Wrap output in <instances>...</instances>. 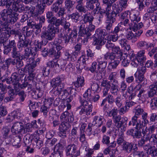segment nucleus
<instances>
[{"mask_svg":"<svg viewBox=\"0 0 157 157\" xmlns=\"http://www.w3.org/2000/svg\"><path fill=\"white\" fill-rule=\"evenodd\" d=\"M59 29L52 24H49L47 27V30L43 31L41 34L40 37L43 40L52 41L55 37L57 33H59Z\"/></svg>","mask_w":157,"mask_h":157,"instance_id":"obj_1","label":"nucleus"},{"mask_svg":"<svg viewBox=\"0 0 157 157\" xmlns=\"http://www.w3.org/2000/svg\"><path fill=\"white\" fill-rule=\"evenodd\" d=\"M89 24L88 27H86L85 25L82 24L79 27V35L80 36L86 38L87 39H89L91 35L90 32L94 30L95 29V26L92 24V23Z\"/></svg>","mask_w":157,"mask_h":157,"instance_id":"obj_2","label":"nucleus"},{"mask_svg":"<svg viewBox=\"0 0 157 157\" xmlns=\"http://www.w3.org/2000/svg\"><path fill=\"white\" fill-rule=\"evenodd\" d=\"M46 17L48 19V22L49 24H52L54 26L55 25L56 27H58L60 25H63L62 19H57L55 17L53 12L52 11H48L46 13Z\"/></svg>","mask_w":157,"mask_h":157,"instance_id":"obj_3","label":"nucleus"},{"mask_svg":"<svg viewBox=\"0 0 157 157\" xmlns=\"http://www.w3.org/2000/svg\"><path fill=\"white\" fill-rule=\"evenodd\" d=\"M86 6L90 10H93L94 14H96L98 10L101 9L99 0H87Z\"/></svg>","mask_w":157,"mask_h":157,"instance_id":"obj_4","label":"nucleus"},{"mask_svg":"<svg viewBox=\"0 0 157 157\" xmlns=\"http://www.w3.org/2000/svg\"><path fill=\"white\" fill-rule=\"evenodd\" d=\"M130 18L134 24L131 27L129 25V28L130 29H132L135 32L137 31L138 30L140 29L143 26V24L142 22L137 24L138 22L140 21V19L136 14H131L130 16Z\"/></svg>","mask_w":157,"mask_h":157,"instance_id":"obj_5","label":"nucleus"},{"mask_svg":"<svg viewBox=\"0 0 157 157\" xmlns=\"http://www.w3.org/2000/svg\"><path fill=\"white\" fill-rule=\"evenodd\" d=\"M97 33L98 37H96L94 42V45L102 46L105 44L107 41V40L105 38H104V37L107 35V33L104 32L103 30H97Z\"/></svg>","mask_w":157,"mask_h":157,"instance_id":"obj_6","label":"nucleus"},{"mask_svg":"<svg viewBox=\"0 0 157 157\" xmlns=\"http://www.w3.org/2000/svg\"><path fill=\"white\" fill-rule=\"evenodd\" d=\"M25 129H26V132H29L30 129L28 128H24L22 123L19 122H17L14 123L11 128V131L16 134L22 133L24 134L25 132Z\"/></svg>","mask_w":157,"mask_h":157,"instance_id":"obj_7","label":"nucleus"},{"mask_svg":"<svg viewBox=\"0 0 157 157\" xmlns=\"http://www.w3.org/2000/svg\"><path fill=\"white\" fill-rule=\"evenodd\" d=\"M66 155H71V157H76L80 155L79 150L77 149L76 146L74 144H71L67 147Z\"/></svg>","mask_w":157,"mask_h":157,"instance_id":"obj_8","label":"nucleus"},{"mask_svg":"<svg viewBox=\"0 0 157 157\" xmlns=\"http://www.w3.org/2000/svg\"><path fill=\"white\" fill-rule=\"evenodd\" d=\"M19 78L18 75L17 73H13L9 78L7 80V82L9 83H10V82L14 85V88L17 89L19 87L20 83H19Z\"/></svg>","mask_w":157,"mask_h":157,"instance_id":"obj_9","label":"nucleus"},{"mask_svg":"<svg viewBox=\"0 0 157 157\" xmlns=\"http://www.w3.org/2000/svg\"><path fill=\"white\" fill-rule=\"evenodd\" d=\"M93 106L92 105H90L88 106V108L85 109L82 106H80L78 107L77 109V111L79 113L80 115L86 114L87 116L89 115L90 113L92 112Z\"/></svg>","mask_w":157,"mask_h":157,"instance_id":"obj_10","label":"nucleus"},{"mask_svg":"<svg viewBox=\"0 0 157 157\" xmlns=\"http://www.w3.org/2000/svg\"><path fill=\"white\" fill-rule=\"evenodd\" d=\"M12 12V10L9 9H4L2 10L1 14V17L2 20L5 21V22L8 23L9 17L11 16Z\"/></svg>","mask_w":157,"mask_h":157,"instance_id":"obj_11","label":"nucleus"},{"mask_svg":"<svg viewBox=\"0 0 157 157\" xmlns=\"http://www.w3.org/2000/svg\"><path fill=\"white\" fill-rule=\"evenodd\" d=\"M113 119L116 127L120 126L123 122H126L128 119L126 117H124L121 118V116L119 115Z\"/></svg>","mask_w":157,"mask_h":157,"instance_id":"obj_12","label":"nucleus"},{"mask_svg":"<svg viewBox=\"0 0 157 157\" xmlns=\"http://www.w3.org/2000/svg\"><path fill=\"white\" fill-rule=\"evenodd\" d=\"M8 23L4 22L3 23L0 24V29L1 32V34H3L6 37H8L9 36V30L10 28L9 27Z\"/></svg>","mask_w":157,"mask_h":157,"instance_id":"obj_13","label":"nucleus"},{"mask_svg":"<svg viewBox=\"0 0 157 157\" xmlns=\"http://www.w3.org/2000/svg\"><path fill=\"white\" fill-rule=\"evenodd\" d=\"M157 129V125L154 124L152 125L146 127L145 129H143L142 133L143 135H146V136L149 134H152L155 131V130Z\"/></svg>","mask_w":157,"mask_h":157,"instance_id":"obj_14","label":"nucleus"},{"mask_svg":"<svg viewBox=\"0 0 157 157\" xmlns=\"http://www.w3.org/2000/svg\"><path fill=\"white\" fill-rule=\"evenodd\" d=\"M23 59V56H21V57L15 58L12 60V64L15 66L17 68L21 67L23 65V63L22 61Z\"/></svg>","mask_w":157,"mask_h":157,"instance_id":"obj_15","label":"nucleus"},{"mask_svg":"<svg viewBox=\"0 0 157 157\" xmlns=\"http://www.w3.org/2000/svg\"><path fill=\"white\" fill-rule=\"evenodd\" d=\"M94 19V17L90 14V13H85L83 15L82 21L84 24L87 23H89V24L92 23Z\"/></svg>","mask_w":157,"mask_h":157,"instance_id":"obj_16","label":"nucleus"},{"mask_svg":"<svg viewBox=\"0 0 157 157\" xmlns=\"http://www.w3.org/2000/svg\"><path fill=\"white\" fill-rule=\"evenodd\" d=\"M12 9L15 11L21 12L25 10V7L23 4L14 2L13 4Z\"/></svg>","mask_w":157,"mask_h":157,"instance_id":"obj_17","label":"nucleus"},{"mask_svg":"<svg viewBox=\"0 0 157 157\" xmlns=\"http://www.w3.org/2000/svg\"><path fill=\"white\" fill-rule=\"evenodd\" d=\"M106 5V7L105 8V15L106 16V19L115 18L113 17V16L112 15V12L113 10H111V6L112 5L107 4L103 3Z\"/></svg>","mask_w":157,"mask_h":157,"instance_id":"obj_18","label":"nucleus"},{"mask_svg":"<svg viewBox=\"0 0 157 157\" xmlns=\"http://www.w3.org/2000/svg\"><path fill=\"white\" fill-rule=\"evenodd\" d=\"M133 147L132 144L128 142H124L123 144V150L128 153L131 152Z\"/></svg>","mask_w":157,"mask_h":157,"instance_id":"obj_19","label":"nucleus"},{"mask_svg":"<svg viewBox=\"0 0 157 157\" xmlns=\"http://www.w3.org/2000/svg\"><path fill=\"white\" fill-rule=\"evenodd\" d=\"M141 132V130L138 129L134 130L133 129H131L129 130V134L134 138H140L142 136Z\"/></svg>","mask_w":157,"mask_h":157,"instance_id":"obj_20","label":"nucleus"},{"mask_svg":"<svg viewBox=\"0 0 157 157\" xmlns=\"http://www.w3.org/2000/svg\"><path fill=\"white\" fill-rule=\"evenodd\" d=\"M148 0H137V2L139 4V9L140 10H142L146 6L150 5Z\"/></svg>","mask_w":157,"mask_h":157,"instance_id":"obj_21","label":"nucleus"},{"mask_svg":"<svg viewBox=\"0 0 157 157\" xmlns=\"http://www.w3.org/2000/svg\"><path fill=\"white\" fill-rule=\"evenodd\" d=\"M68 17L71 18L73 22L77 23L79 21L81 15L78 12H76L69 15Z\"/></svg>","mask_w":157,"mask_h":157,"instance_id":"obj_22","label":"nucleus"},{"mask_svg":"<svg viewBox=\"0 0 157 157\" xmlns=\"http://www.w3.org/2000/svg\"><path fill=\"white\" fill-rule=\"evenodd\" d=\"M98 69L99 70V73L101 74L105 68L107 64V62L105 61H99L98 60Z\"/></svg>","mask_w":157,"mask_h":157,"instance_id":"obj_23","label":"nucleus"},{"mask_svg":"<svg viewBox=\"0 0 157 157\" xmlns=\"http://www.w3.org/2000/svg\"><path fill=\"white\" fill-rule=\"evenodd\" d=\"M142 32H141L140 34H138L136 33L135 34H134L132 32H129L127 35V38L129 40H132V41H136V37L139 36L142 33Z\"/></svg>","mask_w":157,"mask_h":157,"instance_id":"obj_24","label":"nucleus"},{"mask_svg":"<svg viewBox=\"0 0 157 157\" xmlns=\"http://www.w3.org/2000/svg\"><path fill=\"white\" fill-rule=\"evenodd\" d=\"M115 21V18L106 19L105 22L107 25L105 27V29L107 31H109L111 30L113 27V24Z\"/></svg>","mask_w":157,"mask_h":157,"instance_id":"obj_25","label":"nucleus"},{"mask_svg":"<svg viewBox=\"0 0 157 157\" xmlns=\"http://www.w3.org/2000/svg\"><path fill=\"white\" fill-rule=\"evenodd\" d=\"M69 115V112L67 111H66L62 114L60 116V118L62 120L66 119V120L67 121V118L68 122H71L73 121V118L71 117V115Z\"/></svg>","mask_w":157,"mask_h":157,"instance_id":"obj_26","label":"nucleus"},{"mask_svg":"<svg viewBox=\"0 0 157 157\" xmlns=\"http://www.w3.org/2000/svg\"><path fill=\"white\" fill-rule=\"evenodd\" d=\"M84 80L83 77H78L77 78V81L74 82L73 84L76 88H78L80 87H82L84 84Z\"/></svg>","mask_w":157,"mask_h":157,"instance_id":"obj_27","label":"nucleus"},{"mask_svg":"<svg viewBox=\"0 0 157 157\" xmlns=\"http://www.w3.org/2000/svg\"><path fill=\"white\" fill-rule=\"evenodd\" d=\"M23 137L22 133H21V135L14 137L12 141L13 145L16 146L18 145L20 143L21 140Z\"/></svg>","mask_w":157,"mask_h":157,"instance_id":"obj_28","label":"nucleus"},{"mask_svg":"<svg viewBox=\"0 0 157 157\" xmlns=\"http://www.w3.org/2000/svg\"><path fill=\"white\" fill-rule=\"evenodd\" d=\"M145 51L141 50L139 51L137 54L136 58L140 61H144L146 59V57L145 56Z\"/></svg>","mask_w":157,"mask_h":157,"instance_id":"obj_29","label":"nucleus"},{"mask_svg":"<svg viewBox=\"0 0 157 157\" xmlns=\"http://www.w3.org/2000/svg\"><path fill=\"white\" fill-rule=\"evenodd\" d=\"M69 122H63L59 125V130H62L67 131L70 127Z\"/></svg>","mask_w":157,"mask_h":157,"instance_id":"obj_30","label":"nucleus"},{"mask_svg":"<svg viewBox=\"0 0 157 157\" xmlns=\"http://www.w3.org/2000/svg\"><path fill=\"white\" fill-rule=\"evenodd\" d=\"M18 14L17 13L13 12H11V16L10 17H9V20L8 21V23H10L11 24H13L18 19V18L17 17Z\"/></svg>","mask_w":157,"mask_h":157,"instance_id":"obj_31","label":"nucleus"},{"mask_svg":"<svg viewBox=\"0 0 157 157\" xmlns=\"http://www.w3.org/2000/svg\"><path fill=\"white\" fill-rule=\"evenodd\" d=\"M30 40L26 39L25 41H19L18 44V47L19 48H25L28 47L29 44Z\"/></svg>","mask_w":157,"mask_h":157,"instance_id":"obj_32","label":"nucleus"},{"mask_svg":"<svg viewBox=\"0 0 157 157\" xmlns=\"http://www.w3.org/2000/svg\"><path fill=\"white\" fill-rule=\"evenodd\" d=\"M61 82L60 78L59 77H58L55 78L53 79L51 82V83L52 85V87L53 88V89H54L56 88V87L58 86H63V85L60 84Z\"/></svg>","mask_w":157,"mask_h":157,"instance_id":"obj_33","label":"nucleus"},{"mask_svg":"<svg viewBox=\"0 0 157 157\" xmlns=\"http://www.w3.org/2000/svg\"><path fill=\"white\" fill-rule=\"evenodd\" d=\"M103 118L101 116H95L94 118V121L96 122L95 124L97 126L100 127L103 124Z\"/></svg>","mask_w":157,"mask_h":157,"instance_id":"obj_34","label":"nucleus"},{"mask_svg":"<svg viewBox=\"0 0 157 157\" xmlns=\"http://www.w3.org/2000/svg\"><path fill=\"white\" fill-rule=\"evenodd\" d=\"M98 64L96 61L93 62L91 66L90 67L89 70L92 73H96L98 74L99 70L98 69Z\"/></svg>","mask_w":157,"mask_h":157,"instance_id":"obj_35","label":"nucleus"},{"mask_svg":"<svg viewBox=\"0 0 157 157\" xmlns=\"http://www.w3.org/2000/svg\"><path fill=\"white\" fill-rule=\"evenodd\" d=\"M64 89V87L63 86H58L56 87V88L53 89V90L54 91L53 92V94L56 96H59L60 95Z\"/></svg>","mask_w":157,"mask_h":157,"instance_id":"obj_36","label":"nucleus"},{"mask_svg":"<svg viewBox=\"0 0 157 157\" xmlns=\"http://www.w3.org/2000/svg\"><path fill=\"white\" fill-rule=\"evenodd\" d=\"M109 87L110 91L112 94H117L118 90L117 85L114 84V83H111Z\"/></svg>","mask_w":157,"mask_h":157,"instance_id":"obj_37","label":"nucleus"},{"mask_svg":"<svg viewBox=\"0 0 157 157\" xmlns=\"http://www.w3.org/2000/svg\"><path fill=\"white\" fill-rule=\"evenodd\" d=\"M31 55L32 56L33 54L32 53V50L30 49V47L26 48L25 50V53L23 56V59H29V57Z\"/></svg>","mask_w":157,"mask_h":157,"instance_id":"obj_38","label":"nucleus"},{"mask_svg":"<svg viewBox=\"0 0 157 157\" xmlns=\"http://www.w3.org/2000/svg\"><path fill=\"white\" fill-rule=\"evenodd\" d=\"M48 53L50 55H54L56 58L58 59L60 56L61 52H56L55 48H52L49 50Z\"/></svg>","mask_w":157,"mask_h":157,"instance_id":"obj_39","label":"nucleus"},{"mask_svg":"<svg viewBox=\"0 0 157 157\" xmlns=\"http://www.w3.org/2000/svg\"><path fill=\"white\" fill-rule=\"evenodd\" d=\"M116 75L117 73L116 72H112L110 74L108 77V79L109 80V81L111 83H114L117 82V81L115 78Z\"/></svg>","mask_w":157,"mask_h":157,"instance_id":"obj_40","label":"nucleus"},{"mask_svg":"<svg viewBox=\"0 0 157 157\" xmlns=\"http://www.w3.org/2000/svg\"><path fill=\"white\" fill-rule=\"evenodd\" d=\"M113 10L112 12V15L113 16V17H116L117 15L119 13L121 12L122 10V9L121 7H119L118 6H115L114 8H113Z\"/></svg>","mask_w":157,"mask_h":157,"instance_id":"obj_41","label":"nucleus"},{"mask_svg":"<svg viewBox=\"0 0 157 157\" xmlns=\"http://www.w3.org/2000/svg\"><path fill=\"white\" fill-rule=\"evenodd\" d=\"M76 9L79 12L82 13H85L87 11L83 6V4L76 5Z\"/></svg>","mask_w":157,"mask_h":157,"instance_id":"obj_42","label":"nucleus"},{"mask_svg":"<svg viewBox=\"0 0 157 157\" xmlns=\"http://www.w3.org/2000/svg\"><path fill=\"white\" fill-rule=\"evenodd\" d=\"M30 60L29 61L30 63L26 65L25 68V70L26 71H28L29 73H33L34 71V68L36 67H34L33 64L31 63H30Z\"/></svg>","mask_w":157,"mask_h":157,"instance_id":"obj_43","label":"nucleus"},{"mask_svg":"<svg viewBox=\"0 0 157 157\" xmlns=\"http://www.w3.org/2000/svg\"><path fill=\"white\" fill-rule=\"evenodd\" d=\"M43 3L42 4H39L38 3L37 5L36 6V10L38 12V13L40 14H42L44 12V6L43 5Z\"/></svg>","mask_w":157,"mask_h":157,"instance_id":"obj_44","label":"nucleus"},{"mask_svg":"<svg viewBox=\"0 0 157 157\" xmlns=\"http://www.w3.org/2000/svg\"><path fill=\"white\" fill-rule=\"evenodd\" d=\"M10 29L9 30V36L7 37V40L9 37H10L11 36V35H14L16 36V35H18L19 37L21 36V33H20L19 31L18 30H16L15 29H13L11 30Z\"/></svg>","mask_w":157,"mask_h":157,"instance_id":"obj_45","label":"nucleus"},{"mask_svg":"<svg viewBox=\"0 0 157 157\" xmlns=\"http://www.w3.org/2000/svg\"><path fill=\"white\" fill-rule=\"evenodd\" d=\"M41 58L40 57L38 56H36L34 58V61H33V59L30 58L29 59V60H32V62L31 63L33 64V65L34 66V67H36L37 64H38L39 63Z\"/></svg>","mask_w":157,"mask_h":157,"instance_id":"obj_46","label":"nucleus"},{"mask_svg":"<svg viewBox=\"0 0 157 157\" xmlns=\"http://www.w3.org/2000/svg\"><path fill=\"white\" fill-rule=\"evenodd\" d=\"M149 91L148 92V95L149 98H151L153 97L157 92L155 90L156 89L155 88H153L151 86H149Z\"/></svg>","mask_w":157,"mask_h":157,"instance_id":"obj_47","label":"nucleus"},{"mask_svg":"<svg viewBox=\"0 0 157 157\" xmlns=\"http://www.w3.org/2000/svg\"><path fill=\"white\" fill-rule=\"evenodd\" d=\"M12 3V2L8 1L7 0H1L0 6H6V8L7 9H9Z\"/></svg>","mask_w":157,"mask_h":157,"instance_id":"obj_48","label":"nucleus"},{"mask_svg":"<svg viewBox=\"0 0 157 157\" xmlns=\"http://www.w3.org/2000/svg\"><path fill=\"white\" fill-rule=\"evenodd\" d=\"M156 148L154 150H152V148L150 147L148 149L147 152L149 153L150 154L152 155L153 157L157 156V140H156Z\"/></svg>","mask_w":157,"mask_h":157,"instance_id":"obj_49","label":"nucleus"},{"mask_svg":"<svg viewBox=\"0 0 157 157\" xmlns=\"http://www.w3.org/2000/svg\"><path fill=\"white\" fill-rule=\"evenodd\" d=\"M12 56L13 58L21 57L20 53L19 51H17V48L13 49L11 52Z\"/></svg>","mask_w":157,"mask_h":157,"instance_id":"obj_50","label":"nucleus"},{"mask_svg":"<svg viewBox=\"0 0 157 157\" xmlns=\"http://www.w3.org/2000/svg\"><path fill=\"white\" fill-rule=\"evenodd\" d=\"M117 58L119 61L122 60H124L126 59L127 57V55L126 53L123 54L121 52H119V53L117 56Z\"/></svg>","mask_w":157,"mask_h":157,"instance_id":"obj_51","label":"nucleus"},{"mask_svg":"<svg viewBox=\"0 0 157 157\" xmlns=\"http://www.w3.org/2000/svg\"><path fill=\"white\" fill-rule=\"evenodd\" d=\"M91 90L93 91L98 92L101 90V88L99 85L96 83H93L91 85Z\"/></svg>","mask_w":157,"mask_h":157,"instance_id":"obj_52","label":"nucleus"},{"mask_svg":"<svg viewBox=\"0 0 157 157\" xmlns=\"http://www.w3.org/2000/svg\"><path fill=\"white\" fill-rule=\"evenodd\" d=\"M105 44V46L106 48L109 50H111L113 49V48H114L115 44H114L112 43L110 40H107V41Z\"/></svg>","mask_w":157,"mask_h":157,"instance_id":"obj_53","label":"nucleus"},{"mask_svg":"<svg viewBox=\"0 0 157 157\" xmlns=\"http://www.w3.org/2000/svg\"><path fill=\"white\" fill-rule=\"evenodd\" d=\"M114 102L118 108H120L122 106L123 102L122 99L119 97L116 98Z\"/></svg>","mask_w":157,"mask_h":157,"instance_id":"obj_54","label":"nucleus"},{"mask_svg":"<svg viewBox=\"0 0 157 157\" xmlns=\"http://www.w3.org/2000/svg\"><path fill=\"white\" fill-rule=\"evenodd\" d=\"M119 63V60H118L117 58H116L114 61L110 63L109 64L112 68L114 69L116 68Z\"/></svg>","mask_w":157,"mask_h":157,"instance_id":"obj_55","label":"nucleus"},{"mask_svg":"<svg viewBox=\"0 0 157 157\" xmlns=\"http://www.w3.org/2000/svg\"><path fill=\"white\" fill-rule=\"evenodd\" d=\"M77 35V30L76 29H73L69 36L71 39V40L72 42L74 41V39L76 38Z\"/></svg>","mask_w":157,"mask_h":157,"instance_id":"obj_56","label":"nucleus"},{"mask_svg":"<svg viewBox=\"0 0 157 157\" xmlns=\"http://www.w3.org/2000/svg\"><path fill=\"white\" fill-rule=\"evenodd\" d=\"M83 97L85 98H87L90 100L91 98V92L90 89H88L83 94Z\"/></svg>","mask_w":157,"mask_h":157,"instance_id":"obj_57","label":"nucleus"},{"mask_svg":"<svg viewBox=\"0 0 157 157\" xmlns=\"http://www.w3.org/2000/svg\"><path fill=\"white\" fill-rule=\"evenodd\" d=\"M119 137L117 139V143L119 145H121L124 141V135L122 133L119 134Z\"/></svg>","mask_w":157,"mask_h":157,"instance_id":"obj_58","label":"nucleus"},{"mask_svg":"<svg viewBox=\"0 0 157 157\" xmlns=\"http://www.w3.org/2000/svg\"><path fill=\"white\" fill-rule=\"evenodd\" d=\"M48 106H47L45 104L44 105L41 106V111L43 113L44 116L46 117L47 116L48 112Z\"/></svg>","mask_w":157,"mask_h":157,"instance_id":"obj_59","label":"nucleus"},{"mask_svg":"<svg viewBox=\"0 0 157 157\" xmlns=\"http://www.w3.org/2000/svg\"><path fill=\"white\" fill-rule=\"evenodd\" d=\"M7 37L4 35V34H0V46L1 48L4 45L3 43L5 42L7 40Z\"/></svg>","mask_w":157,"mask_h":157,"instance_id":"obj_60","label":"nucleus"},{"mask_svg":"<svg viewBox=\"0 0 157 157\" xmlns=\"http://www.w3.org/2000/svg\"><path fill=\"white\" fill-rule=\"evenodd\" d=\"M80 101L81 104L80 106H82V107L86 109L88 108V106L90 105H89L88 101L85 100L80 99Z\"/></svg>","mask_w":157,"mask_h":157,"instance_id":"obj_61","label":"nucleus"},{"mask_svg":"<svg viewBox=\"0 0 157 157\" xmlns=\"http://www.w3.org/2000/svg\"><path fill=\"white\" fill-rule=\"evenodd\" d=\"M10 131V129L7 127H4L2 129V133L3 136L6 137Z\"/></svg>","mask_w":157,"mask_h":157,"instance_id":"obj_62","label":"nucleus"},{"mask_svg":"<svg viewBox=\"0 0 157 157\" xmlns=\"http://www.w3.org/2000/svg\"><path fill=\"white\" fill-rule=\"evenodd\" d=\"M58 5L56 4V3H54L52 4L51 7V9L52 11L54 12L55 13H57L59 10V8Z\"/></svg>","mask_w":157,"mask_h":157,"instance_id":"obj_63","label":"nucleus"},{"mask_svg":"<svg viewBox=\"0 0 157 157\" xmlns=\"http://www.w3.org/2000/svg\"><path fill=\"white\" fill-rule=\"evenodd\" d=\"M54 100V98H49L47 99H45L44 104L47 106L49 107L52 104Z\"/></svg>","mask_w":157,"mask_h":157,"instance_id":"obj_64","label":"nucleus"}]
</instances>
